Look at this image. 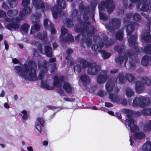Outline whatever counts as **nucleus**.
<instances>
[{"label":"nucleus","mask_w":151,"mask_h":151,"mask_svg":"<svg viewBox=\"0 0 151 151\" xmlns=\"http://www.w3.org/2000/svg\"><path fill=\"white\" fill-rule=\"evenodd\" d=\"M125 81V79L124 77V74L122 73H118L117 78H115L114 81L112 79H110L107 83L105 88L107 91L111 92L114 86V82L120 83H123Z\"/></svg>","instance_id":"10"},{"label":"nucleus","mask_w":151,"mask_h":151,"mask_svg":"<svg viewBox=\"0 0 151 151\" xmlns=\"http://www.w3.org/2000/svg\"><path fill=\"white\" fill-rule=\"evenodd\" d=\"M135 89L137 92L141 93L144 89L143 84L139 81H137L135 83Z\"/></svg>","instance_id":"25"},{"label":"nucleus","mask_w":151,"mask_h":151,"mask_svg":"<svg viewBox=\"0 0 151 151\" xmlns=\"http://www.w3.org/2000/svg\"><path fill=\"white\" fill-rule=\"evenodd\" d=\"M63 88L67 92L70 93L71 92V87L70 84L67 82H65L64 83Z\"/></svg>","instance_id":"34"},{"label":"nucleus","mask_w":151,"mask_h":151,"mask_svg":"<svg viewBox=\"0 0 151 151\" xmlns=\"http://www.w3.org/2000/svg\"><path fill=\"white\" fill-rule=\"evenodd\" d=\"M137 39L136 35H133L128 40V43L129 45L132 47L137 52H145L147 54H151V45L149 44L146 46L143 50L141 47H138L137 44L136 42Z\"/></svg>","instance_id":"7"},{"label":"nucleus","mask_w":151,"mask_h":151,"mask_svg":"<svg viewBox=\"0 0 151 151\" xmlns=\"http://www.w3.org/2000/svg\"><path fill=\"white\" fill-rule=\"evenodd\" d=\"M132 14H127L124 19V23H127V26H125L123 29H125L128 36H130L133 32L134 28H137L138 27V24L135 22H129L130 18L132 16Z\"/></svg>","instance_id":"12"},{"label":"nucleus","mask_w":151,"mask_h":151,"mask_svg":"<svg viewBox=\"0 0 151 151\" xmlns=\"http://www.w3.org/2000/svg\"><path fill=\"white\" fill-rule=\"evenodd\" d=\"M123 4H124V6L125 7H128L129 9H131L133 6V4L131 3L130 4L129 6H128L127 4L124 1L123 2Z\"/></svg>","instance_id":"55"},{"label":"nucleus","mask_w":151,"mask_h":151,"mask_svg":"<svg viewBox=\"0 0 151 151\" xmlns=\"http://www.w3.org/2000/svg\"><path fill=\"white\" fill-rule=\"evenodd\" d=\"M124 113L126 114V116L128 118L126 119L125 125L127 127L128 126L130 128L131 131L135 132L133 136H130L129 141L130 142V145H132V139L135 140L137 139H142L145 136V134L144 132H137L139 131V129L135 124L133 118H132L134 114L133 111L130 110L124 109L122 110Z\"/></svg>","instance_id":"3"},{"label":"nucleus","mask_w":151,"mask_h":151,"mask_svg":"<svg viewBox=\"0 0 151 151\" xmlns=\"http://www.w3.org/2000/svg\"><path fill=\"white\" fill-rule=\"evenodd\" d=\"M34 56L35 57H38L39 56L37 50H36L35 49H34Z\"/></svg>","instance_id":"61"},{"label":"nucleus","mask_w":151,"mask_h":151,"mask_svg":"<svg viewBox=\"0 0 151 151\" xmlns=\"http://www.w3.org/2000/svg\"><path fill=\"white\" fill-rule=\"evenodd\" d=\"M97 0H92L91 3V8L92 10H94L97 6Z\"/></svg>","instance_id":"48"},{"label":"nucleus","mask_w":151,"mask_h":151,"mask_svg":"<svg viewBox=\"0 0 151 151\" xmlns=\"http://www.w3.org/2000/svg\"><path fill=\"white\" fill-rule=\"evenodd\" d=\"M105 106L107 107H110L113 106V105L111 103L105 102Z\"/></svg>","instance_id":"58"},{"label":"nucleus","mask_w":151,"mask_h":151,"mask_svg":"<svg viewBox=\"0 0 151 151\" xmlns=\"http://www.w3.org/2000/svg\"><path fill=\"white\" fill-rule=\"evenodd\" d=\"M36 64L33 60H29L28 64H24L22 66H16L14 67L15 72L25 80L30 81L37 79L35 68Z\"/></svg>","instance_id":"2"},{"label":"nucleus","mask_w":151,"mask_h":151,"mask_svg":"<svg viewBox=\"0 0 151 151\" xmlns=\"http://www.w3.org/2000/svg\"><path fill=\"white\" fill-rule=\"evenodd\" d=\"M32 4L34 7L37 9H40L44 12L46 10L50 9V6L48 4H44L41 0H32Z\"/></svg>","instance_id":"18"},{"label":"nucleus","mask_w":151,"mask_h":151,"mask_svg":"<svg viewBox=\"0 0 151 151\" xmlns=\"http://www.w3.org/2000/svg\"><path fill=\"white\" fill-rule=\"evenodd\" d=\"M29 26L27 24H24L22 25L21 27V29L22 31L26 33L27 32Z\"/></svg>","instance_id":"45"},{"label":"nucleus","mask_w":151,"mask_h":151,"mask_svg":"<svg viewBox=\"0 0 151 151\" xmlns=\"http://www.w3.org/2000/svg\"><path fill=\"white\" fill-rule=\"evenodd\" d=\"M121 25V20L118 18H112L110 20L109 24L106 25V28L108 33L111 34L112 36L114 35L115 30L119 28Z\"/></svg>","instance_id":"9"},{"label":"nucleus","mask_w":151,"mask_h":151,"mask_svg":"<svg viewBox=\"0 0 151 151\" xmlns=\"http://www.w3.org/2000/svg\"><path fill=\"white\" fill-rule=\"evenodd\" d=\"M134 19L136 21H138L140 19V17L139 15L137 13L134 14L133 15Z\"/></svg>","instance_id":"52"},{"label":"nucleus","mask_w":151,"mask_h":151,"mask_svg":"<svg viewBox=\"0 0 151 151\" xmlns=\"http://www.w3.org/2000/svg\"><path fill=\"white\" fill-rule=\"evenodd\" d=\"M32 11V9L29 6H27L21 11L19 14L20 18L17 17L13 19L6 17L4 19L1 20L6 28L9 30L14 29L15 30H18L19 28V23L21 20L26 15L29 14Z\"/></svg>","instance_id":"5"},{"label":"nucleus","mask_w":151,"mask_h":151,"mask_svg":"<svg viewBox=\"0 0 151 151\" xmlns=\"http://www.w3.org/2000/svg\"><path fill=\"white\" fill-rule=\"evenodd\" d=\"M129 103L134 107H143L149 105L150 101L149 98L140 96L136 97L133 100L132 103L129 101Z\"/></svg>","instance_id":"8"},{"label":"nucleus","mask_w":151,"mask_h":151,"mask_svg":"<svg viewBox=\"0 0 151 151\" xmlns=\"http://www.w3.org/2000/svg\"><path fill=\"white\" fill-rule=\"evenodd\" d=\"M64 78L61 76L59 79H58L57 76H55L54 78L53 86L57 88V91L58 93L60 94L63 93V90L61 88L62 84L63 82Z\"/></svg>","instance_id":"19"},{"label":"nucleus","mask_w":151,"mask_h":151,"mask_svg":"<svg viewBox=\"0 0 151 151\" xmlns=\"http://www.w3.org/2000/svg\"><path fill=\"white\" fill-rule=\"evenodd\" d=\"M80 79L84 84L87 85L90 82L89 78L86 75H83L81 76Z\"/></svg>","instance_id":"28"},{"label":"nucleus","mask_w":151,"mask_h":151,"mask_svg":"<svg viewBox=\"0 0 151 151\" xmlns=\"http://www.w3.org/2000/svg\"><path fill=\"white\" fill-rule=\"evenodd\" d=\"M99 15L100 18L102 19L106 20L108 18V17L105 14L100 12H99Z\"/></svg>","instance_id":"50"},{"label":"nucleus","mask_w":151,"mask_h":151,"mask_svg":"<svg viewBox=\"0 0 151 151\" xmlns=\"http://www.w3.org/2000/svg\"><path fill=\"white\" fill-rule=\"evenodd\" d=\"M4 45L5 46V49L6 50H7L9 49V46L6 40L4 41Z\"/></svg>","instance_id":"59"},{"label":"nucleus","mask_w":151,"mask_h":151,"mask_svg":"<svg viewBox=\"0 0 151 151\" xmlns=\"http://www.w3.org/2000/svg\"><path fill=\"white\" fill-rule=\"evenodd\" d=\"M44 119L42 118L38 117L37 118L36 121L35 122V127L38 130L39 134L41 132V125L43 126L44 123Z\"/></svg>","instance_id":"24"},{"label":"nucleus","mask_w":151,"mask_h":151,"mask_svg":"<svg viewBox=\"0 0 151 151\" xmlns=\"http://www.w3.org/2000/svg\"><path fill=\"white\" fill-rule=\"evenodd\" d=\"M23 119L24 120L27 119L29 117L28 114L26 111L23 110L22 111L20 114Z\"/></svg>","instance_id":"42"},{"label":"nucleus","mask_w":151,"mask_h":151,"mask_svg":"<svg viewBox=\"0 0 151 151\" xmlns=\"http://www.w3.org/2000/svg\"><path fill=\"white\" fill-rule=\"evenodd\" d=\"M6 15V13L5 12L0 10V17H4Z\"/></svg>","instance_id":"57"},{"label":"nucleus","mask_w":151,"mask_h":151,"mask_svg":"<svg viewBox=\"0 0 151 151\" xmlns=\"http://www.w3.org/2000/svg\"><path fill=\"white\" fill-rule=\"evenodd\" d=\"M9 3L10 7L12 8L15 7L17 4V0H7Z\"/></svg>","instance_id":"43"},{"label":"nucleus","mask_w":151,"mask_h":151,"mask_svg":"<svg viewBox=\"0 0 151 151\" xmlns=\"http://www.w3.org/2000/svg\"><path fill=\"white\" fill-rule=\"evenodd\" d=\"M125 93L126 96L128 98L133 96L134 94V93L133 90L129 88L126 89Z\"/></svg>","instance_id":"32"},{"label":"nucleus","mask_w":151,"mask_h":151,"mask_svg":"<svg viewBox=\"0 0 151 151\" xmlns=\"http://www.w3.org/2000/svg\"><path fill=\"white\" fill-rule=\"evenodd\" d=\"M65 100L66 101L71 102L73 101L74 100V99H70L68 98H64Z\"/></svg>","instance_id":"62"},{"label":"nucleus","mask_w":151,"mask_h":151,"mask_svg":"<svg viewBox=\"0 0 151 151\" xmlns=\"http://www.w3.org/2000/svg\"><path fill=\"white\" fill-rule=\"evenodd\" d=\"M78 11L76 9H74L72 12V14L71 15V17L72 18H75L77 17V15Z\"/></svg>","instance_id":"54"},{"label":"nucleus","mask_w":151,"mask_h":151,"mask_svg":"<svg viewBox=\"0 0 151 151\" xmlns=\"http://www.w3.org/2000/svg\"><path fill=\"white\" fill-rule=\"evenodd\" d=\"M44 25L46 29L50 31L51 34H54L56 33V31L53 24L48 19H44Z\"/></svg>","instance_id":"22"},{"label":"nucleus","mask_w":151,"mask_h":151,"mask_svg":"<svg viewBox=\"0 0 151 151\" xmlns=\"http://www.w3.org/2000/svg\"><path fill=\"white\" fill-rule=\"evenodd\" d=\"M18 13V11L16 9L9 10L7 12L8 16L10 17H13L16 15Z\"/></svg>","instance_id":"37"},{"label":"nucleus","mask_w":151,"mask_h":151,"mask_svg":"<svg viewBox=\"0 0 151 151\" xmlns=\"http://www.w3.org/2000/svg\"><path fill=\"white\" fill-rule=\"evenodd\" d=\"M118 71V69H114L111 70L110 72L111 74L116 73Z\"/></svg>","instance_id":"63"},{"label":"nucleus","mask_w":151,"mask_h":151,"mask_svg":"<svg viewBox=\"0 0 151 151\" xmlns=\"http://www.w3.org/2000/svg\"><path fill=\"white\" fill-rule=\"evenodd\" d=\"M107 71H104L101 73L97 77V82L100 84L105 82L107 79L108 78L109 76L107 75Z\"/></svg>","instance_id":"23"},{"label":"nucleus","mask_w":151,"mask_h":151,"mask_svg":"<svg viewBox=\"0 0 151 151\" xmlns=\"http://www.w3.org/2000/svg\"><path fill=\"white\" fill-rule=\"evenodd\" d=\"M97 94L98 95L101 97L105 96L107 94L106 92L102 90L99 91L98 92Z\"/></svg>","instance_id":"49"},{"label":"nucleus","mask_w":151,"mask_h":151,"mask_svg":"<svg viewBox=\"0 0 151 151\" xmlns=\"http://www.w3.org/2000/svg\"><path fill=\"white\" fill-rule=\"evenodd\" d=\"M142 80L145 85L148 86H151V81L147 77L144 76L142 78Z\"/></svg>","instance_id":"41"},{"label":"nucleus","mask_w":151,"mask_h":151,"mask_svg":"<svg viewBox=\"0 0 151 151\" xmlns=\"http://www.w3.org/2000/svg\"><path fill=\"white\" fill-rule=\"evenodd\" d=\"M74 70L75 72L76 71L78 73H80L81 70V67L80 65L77 64L75 65L74 67Z\"/></svg>","instance_id":"51"},{"label":"nucleus","mask_w":151,"mask_h":151,"mask_svg":"<svg viewBox=\"0 0 151 151\" xmlns=\"http://www.w3.org/2000/svg\"><path fill=\"white\" fill-rule=\"evenodd\" d=\"M134 56V55H132L130 52L128 51L125 53V54L123 58L119 56L115 59V61L116 62L119 63L120 64H122L124 61V66L126 67V64L128 63L129 65V68L130 69L133 70L135 67V64L133 62H129L128 63L127 60L128 59V57H129V59L132 58L134 61H135L134 59H133Z\"/></svg>","instance_id":"11"},{"label":"nucleus","mask_w":151,"mask_h":151,"mask_svg":"<svg viewBox=\"0 0 151 151\" xmlns=\"http://www.w3.org/2000/svg\"><path fill=\"white\" fill-rule=\"evenodd\" d=\"M30 3V0H23L22 5L23 6H25L28 5Z\"/></svg>","instance_id":"53"},{"label":"nucleus","mask_w":151,"mask_h":151,"mask_svg":"<svg viewBox=\"0 0 151 151\" xmlns=\"http://www.w3.org/2000/svg\"><path fill=\"white\" fill-rule=\"evenodd\" d=\"M109 98L111 101L119 104L125 106L127 103V100L124 97L114 93H109Z\"/></svg>","instance_id":"15"},{"label":"nucleus","mask_w":151,"mask_h":151,"mask_svg":"<svg viewBox=\"0 0 151 151\" xmlns=\"http://www.w3.org/2000/svg\"><path fill=\"white\" fill-rule=\"evenodd\" d=\"M108 38L105 34L101 35V37L98 36H95L94 37V41L95 42H98L97 45L93 44L92 46V50L96 52H99L101 53V55L104 59L109 58L111 56V54L104 50H101V49L103 47L104 45L106 47L112 45L114 42V40L113 39L108 40Z\"/></svg>","instance_id":"4"},{"label":"nucleus","mask_w":151,"mask_h":151,"mask_svg":"<svg viewBox=\"0 0 151 151\" xmlns=\"http://www.w3.org/2000/svg\"><path fill=\"white\" fill-rule=\"evenodd\" d=\"M125 78L129 82H131L135 79L134 76L131 73H127L125 75Z\"/></svg>","instance_id":"39"},{"label":"nucleus","mask_w":151,"mask_h":151,"mask_svg":"<svg viewBox=\"0 0 151 151\" xmlns=\"http://www.w3.org/2000/svg\"><path fill=\"white\" fill-rule=\"evenodd\" d=\"M150 58L149 56L146 55L143 57L141 61L142 64L144 66H147L149 63Z\"/></svg>","instance_id":"33"},{"label":"nucleus","mask_w":151,"mask_h":151,"mask_svg":"<svg viewBox=\"0 0 151 151\" xmlns=\"http://www.w3.org/2000/svg\"><path fill=\"white\" fill-rule=\"evenodd\" d=\"M45 52L46 55L48 57H52V50L49 46L45 47Z\"/></svg>","instance_id":"30"},{"label":"nucleus","mask_w":151,"mask_h":151,"mask_svg":"<svg viewBox=\"0 0 151 151\" xmlns=\"http://www.w3.org/2000/svg\"><path fill=\"white\" fill-rule=\"evenodd\" d=\"M66 4L65 1L64 0H57V5L54 6L51 9V11L53 17L56 18L60 12L61 9L65 8Z\"/></svg>","instance_id":"13"},{"label":"nucleus","mask_w":151,"mask_h":151,"mask_svg":"<svg viewBox=\"0 0 151 151\" xmlns=\"http://www.w3.org/2000/svg\"><path fill=\"white\" fill-rule=\"evenodd\" d=\"M115 36L117 39L120 40H121L122 39L123 33L121 31H119Z\"/></svg>","instance_id":"46"},{"label":"nucleus","mask_w":151,"mask_h":151,"mask_svg":"<svg viewBox=\"0 0 151 151\" xmlns=\"http://www.w3.org/2000/svg\"><path fill=\"white\" fill-rule=\"evenodd\" d=\"M63 22L68 27H71L73 25V21L69 19L66 18L64 19Z\"/></svg>","instance_id":"31"},{"label":"nucleus","mask_w":151,"mask_h":151,"mask_svg":"<svg viewBox=\"0 0 151 151\" xmlns=\"http://www.w3.org/2000/svg\"><path fill=\"white\" fill-rule=\"evenodd\" d=\"M133 3H137V7L141 11H147L149 9V5L151 3L150 0H130Z\"/></svg>","instance_id":"14"},{"label":"nucleus","mask_w":151,"mask_h":151,"mask_svg":"<svg viewBox=\"0 0 151 151\" xmlns=\"http://www.w3.org/2000/svg\"><path fill=\"white\" fill-rule=\"evenodd\" d=\"M47 62L46 60L43 61L42 65L38 63V68L40 71L38 76V78L40 80H42L46 75L47 72V68L46 66Z\"/></svg>","instance_id":"21"},{"label":"nucleus","mask_w":151,"mask_h":151,"mask_svg":"<svg viewBox=\"0 0 151 151\" xmlns=\"http://www.w3.org/2000/svg\"><path fill=\"white\" fill-rule=\"evenodd\" d=\"M151 130V121L149 120L148 123H146L144 126V130L145 132H148Z\"/></svg>","instance_id":"36"},{"label":"nucleus","mask_w":151,"mask_h":151,"mask_svg":"<svg viewBox=\"0 0 151 151\" xmlns=\"http://www.w3.org/2000/svg\"><path fill=\"white\" fill-rule=\"evenodd\" d=\"M113 3V0H106L105 2L102 1L98 6L99 9L100 11L106 8L108 12L110 13L114 9V6Z\"/></svg>","instance_id":"16"},{"label":"nucleus","mask_w":151,"mask_h":151,"mask_svg":"<svg viewBox=\"0 0 151 151\" xmlns=\"http://www.w3.org/2000/svg\"><path fill=\"white\" fill-rule=\"evenodd\" d=\"M1 7L5 9H7L9 8V6L4 3L2 4Z\"/></svg>","instance_id":"60"},{"label":"nucleus","mask_w":151,"mask_h":151,"mask_svg":"<svg viewBox=\"0 0 151 151\" xmlns=\"http://www.w3.org/2000/svg\"><path fill=\"white\" fill-rule=\"evenodd\" d=\"M78 62L82 64L83 67L85 68L89 66L88 70V74L91 75H94L97 74L101 70V66L95 63H93L89 65L88 63L82 58H78L77 59Z\"/></svg>","instance_id":"6"},{"label":"nucleus","mask_w":151,"mask_h":151,"mask_svg":"<svg viewBox=\"0 0 151 151\" xmlns=\"http://www.w3.org/2000/svg\"><path fill=\"white\" fill-rule=\"evenodd\" d=\"M85 3L82 2L79 5V10L81 13L83 15V19L82 21L80 20V17L79 14L78 15L77 20L78 23L79 24L80 26L77 27H75L76 31L81 32V33L76 37L75 38L77 40H78L79 39L83 40L81 43L82 47H89L92 44V40L89 38H88L85 40L86 34L88 36H91L94 33V28L93 26L90 25L88 21V18L87 15L88 12L89 8L88 7H85L84 6Z\"/></svg>","instance_id":"1"},{"label":"nucleus","mask_w":151,"mask_h":151,"mask_svg":"<svg viewBox=\"0 0 151 151\" xmlns=\"http://www.w3.org/2000/svg\"><path fill=\"white\" fill-rule=\"evenodd\" d=\"M41 86L42 87L48 90H52L54 88L53 87L49 86L48 84L47 83V81L45 82L42 81L41 82Z\"/></svg>","instance_id":"38"},{"label":"nucleus","mask_w":151,"mask_h":151,"mask_svg":"<svg viewBox=\"0 0 151 151\" xmlns=\"http://www.w3.org/2000/svg\"><path fill=\"white\" fill-rule=\"evenodd\" d=\"M13 62L14 64H17L18 62V61L17 59L16 58H13L12 59Z\"/></svg>","instance_id":"64"},{"label":"nucleus","mask_w":151,"mask_h":151,"mask_svg":"<svg viewBox=\"0 0 151 151\" xmlns=\"http://www.w3.org/2000/svg\"><path fill=\"white\" fill-rule=\"evenodd\" d=\"M36 45H38L37 46V50L39 51L41 53H42V49L41 48V44L38 42L36 43Z\"/></svg>","instance_id":"56"},{"label":"nucleus","mask_w":151,"mask_h":151,"mask_svg":"<svg viewBox=\"0 0 151 151\" xmlns=\"http://www.w3.org/2000/svg\"><path fill=\"white\" fill-rule=\"evenodd\" d=\"M115 50L119 53H122L124 50V45H117L115 47Z\"/></svg>","instance_id":"35"},{"label":"nucleus","mask_w":151,"mask_h":151,"mask_svg":"<svg viewBox=\"0 0 151 151\" xmlns=\"http://www.w3.org/2000/svg\"><path fill=\"white\" fill-rule=\"evenodd\" d=\"M37 37L42 40H47V33L46 31L43 32V34L40 33L38 34Z\"/></svg>","instance_id":"40"},{"label":"nucleus","mask_w":151,"mask_h":151,"mask_svg":"<svg viewBox=\"0 0 151 151\" xmlns=\"http://www.w3.org/2000/svg\"><path fill=\"white\" fill-rule=\"evenodd\" d=\"M41 17V15L40 13H36L35 15H33L32 16L31 19L34 25L31 27V33L33 34L35 33L40 29V26L38 24L35 23V22L37 23L39 22L40 18Z\"/></svg>","instance_id":"17"},{"label":"nucleus","mask_w":151,"mask_h":151,"mask_svg":"<svg viewBox=\"0 0 151 151\" xmlns=\"http://www.w3.org/2000/svg\"><path fill=\"white\" fill-rule=\"evenodd\" d=\"M140 38L144 41L148 42H151V36L149 32L145 33L140 36Z\"/></svg>","instance_id":"26"},{"label":"nucleus","mask_w":151,"mask_h":151,"mask_svg":"<svg viewBox=\"0 0 151 151\" xmlns=\"http://www.w3.org/2000/svg\"><path fill=\"white\" fill-rule=\"evenodd\" d=\"M61 35L60 37L61 41L64 42L73 41L74 38L72 35L68 33L67 29L64 27H62L61 29Z\"/></svg>","instance_id":"20"},{"label":"nucleus","mask_w":151,"mask_h":151,"mask_svg":"<svg viewBox=\"0 0 151 151\" xmlns=\"http://www.w3.org/2000/svg\"><path fill=\"white\" fill-rule=\"evenodd\" d=\"M73 52V50L70 49H68L66 51V52L68 55V57H66L65 58L67 60L68 65H72L74 64V62L72 61V59L69 56V55L71 54Z\"/></svg>","instance_id":"27"},{"label":"nucleus","mask_w":151,"mask_h":151,"mask_svg":"<svg viewBox=\"0 0 151 151\" xmlns=\"http://www.w3.org/2000/svg\"><path fill=\"white\" fill-rule=\"evenodd\" d=\"M143 151H151V142H146L142 146Z\"/></svg>","instance_id":"29"},{"label":"nucleus","mask_w":151,"mask_h":151,"mask_svg":"<svg viewBox=\"0 0 151 151\" xmlns=\"http://www.w3.org/2000/svg\"><path fill=\"white\" fill-rule=\"evenodd\" d=\"M141 112L142 114L146 115H151V109L150 108H146L143 109Z\"/></svg>","instance_id":"44"},{"label":"nucleus","mask_w":151,"mask_h":151,"mask_svg":"<svg viewBox=\"0 0 151 151\" xmlns=\"http://www.w3.org/2000/svg\"><path fill=\"white\" fill-rule=\"evenodd\" d=\"M143 16H145V17L148 20V28L149 31H150V28L151 27V21H149V16L148 15H146L144 13H142L141 14Z\"/></svg>","instance_id":"47"}]
</instances>
